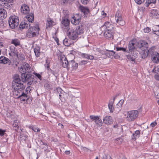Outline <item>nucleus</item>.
I'll list each match as a JSON object with an SVG mask.
<instances>
[{
  "instance_id": "nucleus-55",
  "label": "nucleus",
  "mask_w": 159,
  "mask_h": 159,
  "mask_svg": "<svg viewBox=\"0 0 159 159\" xmlns=\"http://www.w3.org/2000/svg\"><path fill=\"white\" fill-rule=\"evenodd\" d=\"M87 61L84 60L82 61H80L79 63V65H84L87 63Z\"/></svg>"
},
{
  "instance_id": "nucleus-58",
  "label": "nucleus",
  "mask_w": 159,
  "mask_h": 159,
  "mask_svg": "<svg viewBox=\"0 0 159 159\" xmlns=\"http://www.w3.org/2000/svg\"><path fill=\"white\" fill-rule=\"evenodd\" d=\"M157 125V123L156 122H154L151 123L150 124V125L152 127H154Z\"/></svg>"
},
{
  "instance_id": "nucleus-46",
  "label": "nucleus",
  "mask_w": 159,
  "mask_h": 159,
  "mask_svg": "<svg viewBox=\"0 0 159 159\" xmlns=\"http://www.w3.org/2000/svg\"><path fill=\"white\" fill-rule=\"evenodd\" d=\"M78 66V63L75 62V61L73 62V65L72 66V69L74 70H75L77 69Z\"/></svg>"
},
{
  "instance_id": "nucleus-35",
  "label": "nucleus",
  "mask_w": 159,
  "mask_h": 159,
  "mask_svg": "<svg viewBox=\"0 0 159 159\" xmlns=\"http://www.w3.org/2000/svg\"><path fill=\"white\" fill-rule=\"evenodd\" d=\"M64 44L66 46H69L71 44L70 41L67 38H65L63 41Z\"/></svg>"
},
{
  "instance_id": "nucleus-15",
  "label": "nucleus",
  "mask_w": 159,
  "mask_h": 159,
  "mask_svg": "<svg viewBox=\"0 0 159 159\" xmlns=\"http://www.w3.org/2000/svg\"><path fill=\"white\" fill-rule=\"evenodd\" d=\"M106 51H107V52L106 56L108 57H111V56L116 57V58L120 57L119 55H117V53H116V52L114 51L113 50H106Z\"/></svg>"
},
{
  "instance_id": "nucleus-24",
  "label": "nucleus",
  "mask_w": 159,
  "mask_h": 159,
  "mask_svg": "<svg viewBox=\"0 0 159 159\" xmlns=\"http://www.w3.org/2000/svg\"><path fill=\"white\" fill-rule=\"evenodd\" d=\"M105 26L107 30H112L113 28V25L109 22L107 21L105 22L103 27Z\"/></svg>"
},
{
  "instance_id": "nucleus-29",
  "label": "nucleus",
  "mask_w": 159,
  "mask_h": 159,
  "mask_svg": "<svg viewBox=\"0 0 159 159\" xmlns=\"http://www.w3.org/2000/svg\"><path fill=\"white\" fill-rule=\"evenodd\" d=\"M80 55L83 57L90 60H93L94 58L93 56L87 54L81 53Z\"/></svg>"
},
{
  "instance_id": "nucleus-37",
  "label": "nucleus",
  "mask_w": 159,
  "mask_h": 159,
  "mask_svg": "<svg viewBox=\"0 0 159 159\" xmlns=\"http://www.w3.org/2000/svg\"><path fill=\"white\" fill-rule=\"evenodd\" d=\"M113 102H112V101H110L109 102V103L108 105V107L110 109V111L111 112H113V111L114 109V108L113 107Z\"/></svg>"
},
{
  "instance_id": "nucleus-14",
  "label": "nucleus",
  "mask_w": 159,
  "mask_h": 159,
  "mask_svg": "<svg viewBox=\"0 0 159 159\" xmlns=\"http://www.w3.org/2000/svg\"><path fill=\"white\" fill-rule=\"evenodd\" d=\"M136 41L132 40L130 41L128 44V49L129 52H131L135 48Z\"/></svg>"
},
{
  "instance_id": "nucleus-47",
  "label": "nucleus",
  "mask_w": 159,
  "mask_h": 159,
  "mask_svg": "<svg viewBox=\"0 0 159 159\" xmlns=\"http://www.w3.org/2000/svg\"><path fill=\"white\" fill-rule=\"evenodd\" d=\"M143 30L144 33H148L150 32L151 30L149 27H147L146 28L144 29Z\"/></svg>"
},
{
  "instance_id": "nucleus-54",
  "label": "nucleus",
  "mask_w": 159,
  "mask_h": 159,
  "mask_svg": "<svg viewBox=\"0 0 159 159\" xmlns=\"http://www.w3.org/2000/svg\"><path fill=\"white\" fill-rule=\"evenodd\" d=\"M98 51L102 55H105L106 56L107 52H106L104 51L101 50L100 49H98Z\"/></svg>"
},
{
  "instance_id": "nucleus-64",
  "label": "nucleus",
  "mask_w": 159,
  "mask_h": 159,
  "mask_svg": "<svg viewBox=\"0 0 159 159\" xmlns=\"http://www.w3.org/2000/svg\"><path fill=\"white\" fill-rule=\"evenodd\" d=\"M158 74H155V77L157 80H159V75Z\"/></svg>"
},
{
  "instance_id": "nucleus-12",
  "label": "nucleus",
  "mask_w": 159,
  "mask_h": 159,
  "mask_svg": "<svg viewBox=\"0 0 159 159\" xmlns=\"http://www.w3.org/2000/svg\"><path fill=\"white\" fill-rule=\"evenodd\" d=\"M151 58L154 62L157 63L159 62V54L158 52H154L153 53L151 56Z\"/></svg>"
},
{
  "instance_id": "nucleus-48",
  "label": "nucleus",
  "mask_w": 159,
  "mask_h": 159,
  "mask_svg": "<svg viewBox=\"0 0 159 159\" xmlns=\"http://www.w3.org/2000/svg\"><path fill=\"white\" fill-rule=\"evenodd\" d=\"M145 0H134L135 2L138 4H140L143 2Z\"/></svg>"
},
{
  "instance_id": "nucleus-34",
  "label": "nucleus",
  "mask_w": 159,
  "mask_h": 159,
  "mask_svg": "<svg viewBox=\"0 0 159 159\" xmlns=\"http://www.w3.org/2000/svg\"><path fill=\"white\" fill-rule=\"evenodd\" d=\"M20 41L18 39H12L11 42V43L14 44L16 46L20 45Z\"/></svg>"
},
{
  "instance_id": "nucleus-30",
  "label": "nucleus",
  "mask_w": 159,
  "mask_h": 159,
  "mask_svg": "<svg viewBox=\"0 0 159 159\" xmlns=\"http://www.w3.org/2000/svg\"><path fill=\"white\" fill-rule=\"evenodd\" d=\"M26 36L29 38L34 37L35 36V33L31 31V29H29L27 32Z\"/></svg>"
},
{
  "instance_id": "nucleus-57",
  "label": "nucleus",
  "mask_w": 159,
  "mask_h": 159,
  "mask_svg": "<svg viewBox=\"0 0 159 159\" xmlns=\"http://www.w3.org/2000/svg\"><path fill=\"white\" fill-rule=\"evenodd\" d=\"M4 4L5 6H7V7H5L6 8H7L8 9H10L11 8V6H10V5H9L7 3H4Z\"/></svg>"
},
{
  "instance_id": "nucleus-56",
  "label": "nucleus",
  "mask_w": 159,
  "mask_h": 159,
  "mask_svg": "<svg viewBox=\"0 0 159 159\" xmlns=\"http://www.w3.org/2000/svg\"><path fill=\"white\" fill-rule=\"evenodd\" d=\"M46 63L45 65V66L47 67L48 65L50 66L49 64L50 63V61L48 60V59H47L46 60Z\"/></svg>"
},
{
  "instance_id": "nucleus-45",
  "label": "nucleus",
  "mask_w": 159,
  "mask_h": 159,
  "mask_svg": "<svg viewBox=\"0 0 159 159\" xmlns=\"http://www.w3.org/2000/svg\"><path fill=\"white\" fill-rule=\"evenodd\" d=\"M75 16L77 21L76 24H78L80 21L81 18L79 15H76Z\"/></svg>"
},
{
  "instance_id": "nucleus-26",
  "label": "nucleus",
  "mask_w": 159,
  "mask_h": 159,
  "mask_svg": "<svg viewBox=\"0 0 159 159\" xmlns=\"http://www.w3.org/2000/svg\"><path fill=\"white\" fill-rule=\"evenodd\" d=\"M54 23V22L50 18H48L47 20L46 28L51 27Z\"/></svg>"
},
{
  "instance_id": "nucleus-60",
  "label": "nucleus",
  "mask_w": 159,
  "mask_h": 159,
  "mask_svg": "<svg viewBox=\"0 0 159 159\" xmlns=\"http://www.w3.org/2000/svg\"><path fill=\"white\" fill-rule=\"evenodd\" d=\"M136 138L137 137H136V135H135V134H133L132 136V139L134 140H135L136 139Z\"/></svg>"
},
{
  "instance_id": "nucleus-51",
  "label": "nucleus",
  "mask_w": 159,
  "mask_h": 159,
  "mask_svg": "<svg viewBox=\"0 0 159 159\" xmlns=\"http://www.w3.org/2000/svg\"><path fill=\"white\" fill-rule=\"evenodd\" d=\"M50 72L52 73L53 75H54L56 77L57 76V72L56 71L50 70Z\"/></svg>"
},
{
  "instance_id": "nucleus-38",
  "label": "nucleus",
  "mask_w": 159,
  "mask_h": 159,
  "mask_svg": "<svg viewBox=\"0 0 159 159\" xmlns=\"http://www.w3.org/2000/svg\"><path fill=\"white\" fill-rule=\"evenodd\" d=\"M57 90L58 94H59V97H60L62 96L61 94H63L64 93H65L64 91L59 88H57Z\"/></svg>"
},
{
  "instance_id": "nucleus-31",
  "label": "nucleus",
  "mask_w": 159,
  "mask_h": 159,
  "mask_svg": "<svg viewBox=\"0 0 159 159\" xmlns=\"http://www.w3.org/2000/svg\"><path fill=\"white\" fill-rule=\"evenodd\" d=\"M16 56L18 57V59L21 61H23L25 59V56L22 53H18V52H17L16 53Z\"/></svg>"
},
{
  "instance_id": "nucleus-28",
  "label": "nucleus",
  "mask_w": 159,
  "mask_h": 159,
  "mask_svg": "<svg viewBox=\"0 0 159 159\" xmlns=\"http://www.w3.org/2000/svg\"><path fill=\"white\" fill-rule=\"evenodd\" d=\"M26 18L27 20V21H29L30 23V22L32 23L34 20V14L32 13H30L27 15L26 16Z\"/></svg>"
},
{
  "instance_id": "nucleus-19",
  "label": "nucleus",
  "mask_w": 159,
  "mask_h": 159,
  "mask_svg": "<svg viewBox=\"0 0 159 159\" xmlns=\"http://www.w3.org/2000/svg\"><path fill=\"white\" fill-rule=\"evenodd\" d=\"M110 31L107 30L105 31L104 33V37L106 39H113L114 36L110 32Z\"/></svg>"
},
{
  "instance_id": "nucleus-27",
  "label": "nucleus",
  "mask_w": 159,
  "mask_h": 159,
  "mask_svg": "<svg viewBox=\"0 0 159 159\" xmlns=\"http://www.w3.org/2000/svg\"><path fill=\"white\" fill-rule=\"evenodd\" d=\"M62 64V66L64 68H68V64L69 61H68L67 60L66 57L63 58L61 59Z\"/></svg>"
},
{
  "instance_id": "nucleus-6",
  "label": "nucleus",
  "mask_w": 159,
  "mask_h": 159,
  "mask_svg": "<svg viewBox=\"0 0 159 159\" xmlns=\"http://www.w3.org/2000/svg\"><path fill=\"white\" fill-rule=\"evenodd\" d=\"M21 77L22 82H28L27 85H32L33 82L32 75L30 74L25 73L21 74Z\"/></svg>"
},
{
  "instance_id": "nucleus-33",
  "label": "nucleus",
  "mask_w": 159,
  "mask_h": 159,
  "mask_svg": "<svg viewBox=\"0 0 159 159\" xmlns=\"http://www.w3.org/2000/svg\"><path fill=\"white\" fill-rule=\"evenodd\" d=\"M40 48L38 47H36L34 48V52L36 57H38L39 56L40 54Z\"/></svg>"
},
{
  "instance_id": "nucleus-17",
  "label": "nucleus",
  "mask_w": 159,
  "mask_h": 159,
  "mask_svg": "<svg viewBox=\"0 0 159 159\" xmlns=\"http://www.w3.org/2000/svg\"><path fill=\"white\" fill-rule=\"evenodd\" d=\"M18 96L17 97V98H19L21 101H25L28 99L27 95L23 92L19 93Z\"/></svg>"
},
{
  "instance_id": "nucleus-49",
  "label": "nucleus",
  "mask_w": 159,
  "mask_h": 159,
  "mask_svg": "<svg viewBox=\"0 0 159 159\" xmlns=\"http://www.w3.org/2000/svg\"><path fill=\"white\" fill-rule=\"evenodd\" d=\"M135 134L136 137H139L140 136V132L139 130H136L135 132L134 133Z\"/></svg>"
},
{
  "instance_id": "nucleus-9",
  "label": "nucleus",
  "mask_w": 159,
  "mask_h": 159,
  "mask_svg": "<svg viewBox=\"0 0 159 159\" xmlns=\"http://www.w3.org/2000/svg\"><path fill=\"white\" fill-rule=\"evenodd\" d=\"M89 118L95 123L98 126L100 127L102 126V120L98 116L91 115L90 116Z\"/></svg>"
},
{
  "instance_id": "nucleus-22",
  "label": "nucleus",
  "mask_w": 159,
  "mask_h": 159,
  "mask_svg": "<svg viewBox=\"0 0 159 159\" xmlns=\"http://www.w3.org/2000/svg\"><path fill=\"white\" fill-rule=\"evenodd\" d=\"M103 122L105 124L109 125L112 122V117L110 116H107L103 119Z\"/></svg>"
},
{
  "instance_id": "nucleus-1",
  "label": "nucleus",
  "mask_w": 159,
  "mask_h": 159,
  "mask_svg": "<svg viewBox=\"0 0 159 159\" xmlns=\"http://www.w3.org/2000/svg\"><path fill=\"white\" fill-rule=\"evenodd\" d=\"M12 86L15 90L14 93L16 95L23 92L25 88V86L21 83L19 76L17 74L15 75L13 77Z\"/></svg>"
},
{
  "instance_id": "nucleus-18",
  "label": "nucleus",
  "mask_w": 159,
  "mask_h": 159,
  "mask_svg": "<svg viewBox=\"0 0 159 159\" xmlns=\"http://www.w3.org/2000/svg\"><path fill=\"white\" fill-rule=\"evenodd\" d=\"M13 126V127L14 129L16 130L19 133H20V136H21V133L22 132V130L20 129L19 128V126L18 125V122L17 120H15L14 121L13 123L12 124Z\"/></svg>"
},
{
  "instance_id": "nucleus-11",
  "label": "nucleus",
  "mask_w": 159,
  "mask_h": 159,
  "mask_svg": "<svg viewBox=\"0 0 159 159\" xmlns=\"http://www.w3.org/2000/svg\"><path fill=\"white\" fill-rule=\"evenodd\" d=\"M21 11L22 13L26 14L29 13L30 9L29 7L25 4L23 5L21 7Z\"/></svg>"
},
{
  "instance_id": "nucleus-39",
  "label": "nucleus",
  "mask_w": 159,
  "mask_h": 159,
  "mask_svg": "<svg viewBox=\"0 0 159 159\" xmlns=\"http://www.w3.org/2000/svg\"><path fill=\"white\" fill-rule=\"evenodd\" d=\"M152 72L156 73L155 74H158L159 75V66L155 67L152 70Z\"/></svg>"
},
{
  "instance_id": "nucleus-13",
  "label": "nucleus",
  "mask_w": 159,
  "mask_h": 159,
  "mask_svg": "<svg viewBox=\"0 0 159 159\" xmlns=\"http://www.w3.org/2000/svg\"><path fill=\"white\" fill-rule=\"evenodd\" d=\"M30 26V22L26 20L22 21L20 24L19 26L20 29H23L27 28Z\"/></svg>"
},
{
  "instance_id": "nucleus-44",
  "label": "nucleus",
  "mask_w": 159,
  "mask_h": 159,
  "mask_svg": "<svg viewBox=\"0 0 159 159\" xmlns=\"http://www.w3.org/2000/svg\"><path fill=\"white\" fill-rule=\"evenodd\" d=\"M73 62H74V60H72L69 61V63L68 64V68H67L68 69H69L70 67H72Z\"/></svg>"
},
{
  "instance_id": "nucleus-40",
  "label": "nucleus",
  "mask_w": 159,
  "mask_h": 159,
  "mask_svg": "<svg viewBox=\"0 0 159 159\" xmlns=\"http://www.w3.org/2000/svg\"><path fill=\"white\" fill-rule=\"evenodd\" d=\"M126 57L129 60L134 61L135 60V57L133 55H126Z\"/></svg>"
},
{
  "instance_id": "nucleus-52",
  "label": "nucleus",
  "mask_w": 159,
  "mask_h": 159,
  "mask_svg": "<svg viewBox=\"0 0 159 159\" xmlns=\"http://www.w3.org/2000/svg\"><path fill=\"white\" fill-rule=\"evenodd\" d=\"M35 75L38 77L40 80H41L42 77L41 75L39 74L35 73H34Z\"/></svg>"
},
{
  "instance_id": "nucleus-2",
  "label": "nucleus",
  "mask_w": 159,
  "mask_h": 159,
  "mask_svg": "<svg viewBox=\"0 0 159 159\" xmlns=\"http://www.w3.org/2000/svg\"><path fill=\"white\" fill-rule=\"evenodd\" d=\"M84 25H81L77 26L75 30H68L67 33L69 38L73 40L76 39L79 37V35L84 33Z\"/></svg>"
},
{
  "instance_id": "nucleus-62",
  "label": "nucleus",
  "mask_w": 159,
  "mask_h": 159,
  "mask_svg": "<svg viewBox=\"0 0 159 159\" xmlns=\"http://www.w3.org/2000/svg\"><path fill=\"white\" fill-rule=\"evenodd\" d=\"M124 101L123 100H121L119 102H118L119 105H120V106H121L124 102Z\"/></svg>"
},
{
  "instance_id": "nucleus-61",
  "label": "nucleus",
  "mask_w": 159,
  "mask_h": 159,
  "mask_svg": "<svg viewBox=\"0 0 159 159\" xmlns=\"http://www.w3.org/2000/svg\"><path fill=\"white\" fill-rule=\"evenodd\" d=\"M41 143H42V144L43 145H44L45 146L44 147L45 149H46L48 148V145H47V144L45 143H43L42 141H41Z\"/></svg>"
},
{
  "instance_id": "nucleus-10",
  "label": "nucleus",
  "mask_w": 159,
  "mask_h": 159,
  "mask_svg": "<svg viewBox=\"0 0 159 159\" xmlns=\"http://www.w3.org/2000/svg\"><path fill=\"white\" fill-rule=\"evenodd\" d=\"M155 47H152L150 48L149 49H147L146 51L143 52L141 53V57L142 58H146L148 55L150 54L152 55L154 51Z\"/></svg>"
},
{
  "instance_id": "nucleus-53",
  "label": "nucleus",
  "mask_w": 159,
  "mask_h": 159,
  "mask_svg": "<svg viewBox=\"0 0 159 159\" xmlns=\"http://www.w3.org/2000/svg\"><path fill=\"white\" fill-rule=\"evenodd\" d=\"M90 0H81L82 3L84 4H86Z\"/></svg>"
},
{
  "instance_id": "nucleus-63",
  "label": "nucleus",
  "mask_w": 159,
  "mask_h": 159,
  "mask_svg": "<svg viewBox=\"0 0 159 159\" xmlns=\"http://www.w3.org/2000/svg\"><path fill=\"white\" fill-rule=\"evenodd\" d=\"M69 0H61L62 3L63 4H65L68 2Z\"/></svg>"
},
{
  "instance_id": "nucleus-59",
  "label": "nucleus",
  "mask_w": 159,
  "mask_h": 159,
  "mask_svg": "<svg viewBox=\"0 0 159 159\" xmlns=\"http://www.w3.org/2000/svg\"><path fill=\"white\" fill-rule=\"evenodd\" d=\"M5 131L0 129V135L1 136H3L4 134Z\"/></svg>"
},
{
  "instance_id": "nucleus-36",
  "label": "nucleus",
  "mask_w": 159,
  "mask_h": 159,
  "mask_svg": "<svg viewBox=\"0 0 159 159\" xmlns=\"http://www.w3.org/2000/svg\"><path fill=\"white\" fill-rule=\"evenodd\" d=\"M156 0H146V2L145 3V5L147 7H148L149 4L151 3H155L156 2Z\"/></svg>"
},
{
  "instance_id": "nucleus-23",
  "label": "nucleus",
  "mask_w": 159,
  "mask_h": 159,
  "mask_svg": "<svg viewBox=\"0 0 159 159\" xmlns=\"http://www.w3.org/2000/svg\"><path fill=\"white\" fill-rule=\"evenodd\" d=\"M79 9L85 15L88 14L89 12V10L87 8L80 5L79 7Z\"/></svg>"
},
{
  "instance_id": "nucleus-42",
  "label": "nucleus",
  "mask_w": 159,
  "mask_h": 159,
  "mask_svg": "<svg viewBox=\"0 0 159 159\" xmlns=\"http://www.w3.org/2000/svg\"><path fill=\"white\" fill-rule=\"evenodd\" d=\"M30 128L35 132H39L40 131V129L39 128H37L33 126H30Z\"/></svg>"
},
{
  "instance_id": "nucleus-8",
  "label": "nucleus",
  "mask_w": 159,
  "mask_h": 159,
  "mask_svg": "<svg viewBox=\"0 0 159 159\" xmlns=\"http://www.w3.org/2000/svg\"><path fill=\"white\" fill-rule=\"evenodd\" d=\"M148 47V43L144 41H142L139 42L137 47L139 49V51L140 52L141 55V53L146 51Z\"/></svg>"
},
{
  "instance_id": "nucleus-7",
  "label": "nucleus",
  "mask_w": 159,
  "mask_h": 159,
  "mask_svg": "<svg viewBox=\"0 0 159 159\" xmlns=\"http://www.w3.org/2000/svg\"><path fill=\"white\" fill-rule=\"evenodd\" d=\"M18 68L21 74L27 73L30 71V68L29 64L25 62L22 63Z\"/></svg>"
},
{
  "instance_id": "nucleus-3",
  "label": "nucleus",
  "mask_w": 159,
  "mask_h": 159,
  "mask_svg": "<svg viewBox=\"0 0 159 159\" xmlns=\"http://www.w3.org/2000/svg\"><path fill=\"white\" fill-rule=\"evenodd\" d=\"M19 20L18 17L17 16H11L8 20V23L10 27L12 29L17 27L19 25Z\"/></svg>"
},
{
  "instance_id": "nucleus-32",
  "label": "nucleus",
  "mask_w": 159,
  "mask_h": 159,
  "mask_svg": "<svg viewBox=\"0 0 159 159\" xmlns=\"http://www.w3.org/2000/svg\"><path fill=\"white\" fill-rule=\"evenodd\" d=\"M29 29H31V31H33V32L35 33V36L39 34V28L34 26L30 27Z\"/></svg>"
},
{
  "instance_id": "nucleus-41",
  "label": "nucleus",
  "mask_w": 159,
  "mask_h": 159,
  "mask_svg": "<svg viewBox=\"0 0 159 159\" xmlns=\"http://www.w3.org/2000/svg\"><path fill=\"white\" fill-rule=\"evenodd\" d=\"M76 16H75L71 19V22L72 24L76 25L78 24H76Z\"/></svg>"
},
{
  "instance_id": "nucleus-50",
  "label": "nucleus",
  "mask_w": 159,
  "mask_h": 159,
  "mask_svg": "<svg viewBox=\"0 0 159 159\" xmlns=\"http://www.w3.org/2000/svg\"><path fill=\"white\" fill-rule=\"evenodd\" d=\"M16 52L15 50L13 51H11V52L9 53V55L13 57V56H16Z\"/></svg>"
},
{
  "instance_id": "nucleus-4",
  "label": "nucleus",
  "mask_w": 159,
  "mask_h": 159,
  "mask_svg": "<svg viewBox=\"0 0 159 159\" xmlns=\"http://www.w3.org/2000/svg\"><path fill=\"white\" fill-rule=\"evenodd\" d=\"M127 120L129 122L133 121L138 117L139 112L137 110H132L127 112Z\"/></svg>"
},
{
  "instance_id": "nucleus-16",
  "label": "nucleus",
  "mask_w": 159,
  "mask_h": 159,
  "mask_svg": "<svg viewBox=\"0 0 159 159\" xmlns=\"http://www.w3.org/2000/svg\"><path fill=\"white\" fill-rule=\"evenodd\" d=\"M11 62L10 60L5 57L2 56L0 57V64H10Z\"/></svg>"
},
{
  "instance_id": "nucleus-25",
  "label": "nucleus",
  "mask_w": 159,
  "mask_h": 159,
  "mask_svg": "<svg viewBox=\"0 0 159 159\" xmlns=\"http://www.w3.org/2000/svg\"><path fill=\"white\" fill-rule=\"evenodd\" d=\"M152 16L154 18H157L159 15V12L157 10L153 9L151 10Z\"/></svg>"
},
{
  "instance_id": "nucleus-5",
  "label": "nucleus",
  "mask_w": 159,
  "mask_h": 159,
  "mask_svg": "<svg viewBox=\"0 0 159 159\" xmlns=\"http://www.w3.org/2000/svg\"><path fill=\"white\" fill-rule=\"evenodd\" d=\"M115 20L116 24L121 26H124L125 23V20L122 17L121 12L120 11H118L115 15Z\"/></svg>"
},
{
  "instance_id": "nucleus-20",
  "label": "nucleus",
  "mask_w": 159,
  "mask_h": 159,
  "mask_svg": "<svg viewBox=\"0 0 159 159\" xmlns=\"http://www.w3.org/2000/svg\"><path fill=\"white\" fill-rule=\"evenodd\" d=\"M61 23L65 27H67L66 28L68 29V27L70 23V21L66 17H64L62 18Z\"/></svg>"
},
{
  "instance_id": "nucleus-43",
  "label": "nucleus",
  "mask_w": 159,
  "mask_h": 159,
  "mask_svg": "<svg viewBox=\"0 0 159 159\" xmlns=\"http://www.w3.org/2000/svg\"><path fill=\"white\" fill-rule=\"evenodd\" d=\"M116 50L117 51H123L124 52H126L127 50L126 48H124L121 47H116Z\"/></svg>"
},
{
  "instance_id": "nucleus-21",
  "label": "nucleus",
  "mask_w": 159,
  "mask_h": 159,
  "mask_svg": "<svg viewBox=\"0 0 159 159\" xmlns=\"http://www.w3.org/2000/svg\"><path fill=\"white\" fill-rule=\"evenodd\" d=\"M7 16L6 11L3 9H0V19L3 20Z\"/></svg>"
}]
</instances>
